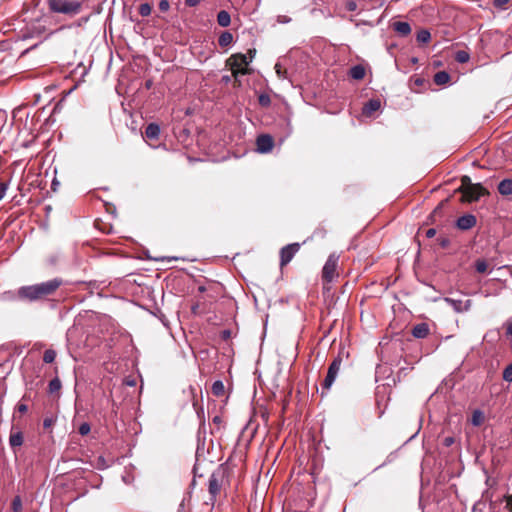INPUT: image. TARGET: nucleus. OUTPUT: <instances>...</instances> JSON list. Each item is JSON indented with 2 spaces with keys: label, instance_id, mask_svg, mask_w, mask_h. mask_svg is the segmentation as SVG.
<instances>
[{
  "label": "nucleus",
  "instance_id": "f257e3e1",
  "mask_svg": "<svg viewBox=\"0 0 512 512\" xmlns=\"http://www.w3.org/2000/svg\"><path fill=\"white\" fill-rule=\"evenodd\" d=\"M63 283L61 278H53L38 284L22 286L18 289L17 294L21 300L34 302L53 295Z\"/></svg>",
  "mask_w": 512,
  "mask_h": 512
},
{
  "label": "nucleus",
  "instance_id": "f03ea898",
  "mask_svg": "<svg viewBox=\"0 0 512 512\" xmlns=\"http://www.w3.org/2000/svg\"><path fill=\"white\" fill-rule=\"evenodd\" d=\"M252 60L253 56L248 57V55L242 53L233 54L227 59L226 63L233 71L234 83L238 86L240 85L238 76L240 74L245 75L248 73V70L244 68V66H247L250 62H252Z\"/></svg>",
  "mask_w": 512,
  "mask_h": 512
},
{
  "label": "nucleus",
  "instance_id": "7ed1b4c3",
  "mask_svg": "<svg viewBox=\"0 0 512 512\" xmlns=\"http://www.w3.org/2000/svg\"><path fill=\"white\" fill-rule=\"evenodd\" d=\"M49 8L55 13L75 16L80 13L82 3L78 0H48Z\"/></svg>",
  "mask_w": 512,
  "mask_h": 512
},
{
  "label": "nucleus",
  "instance_id": "20e7f679",
  "mask_svg": "<svg viewBox=\"0 0 512 512\" xmlns=\"http://www.w3.org/2000/svg\"><path fill=\"white\" fill-rule=\"evenodd\" d=\"M463 185V199L468 202L479 200V198L487 193V190L481 184L470 183V178L464 176L462 179Z\"/></svg>",
  "mask_w": 512,
  "mask_h": 512
},
{
  "label": "nucleus",
  "instance_id": "39448f33",
  "mask_svg": "<svg viewBox=\"0 0 512 512\" xmlns=\"http://www.w3.org/2000/svg\"><path fill=\"white\" fill-rule=\"evenodd\" d=\"M341 364H342V358L340 356H337L336 358H334L332 363L329 365L327 375L322 383V395L324 394L325 391H328L331 388V386L333 385V383L339 373Z\"/></svg>",
  "mask_w": 512,
  "mask_h": 512
},
{
  "label": "nucleus",
  "instance_id": "423d86ee",
  "mask_svg": "<svg viewBox=\"0 0 512 512\" xmlns=\"http://www.w3.org/2000/svg\"><path fill=\"white\" fill-rule=\"evenodd\" d=\"M223 479V471L218 469L213 472L208 481V491L210 494V500L214 502L221 489V483Z\"/></svg>",
  "mask_w": 512,
  "mask_h": 512
},
{
  "label": "nucleus",
  "instance_id": "0eeeda50",
  "mask_svg": "<svg viewBox=\"0 0 512 512\" xmlns=\"http://www.w3.org/2000/svg\"><path fill=\"white\" fill-rule=\"evenodd\" d=\"M444 301L451 306L456 313L467 312L472 306L470 299L463 300L461 298L445 297Z\"/></svg>",
  "mask_w": 512,
  "mask_h": 512
},
{
  "label": "nucleus",
  "instance_id": "6e6552de",
  "mask_svg": "<svg viewBox=\"0 0 512 512\" xmlns=\"http://www.w3.org/2000/svg\"><path fill=\"white\" fill-rule=\"evenodd\" d=\"M274 147V139L269 134H260L256 138V150L261 154H267L272 151Z\"/></svg>",
  "mask_w": 512,
  "mask_h": 512
},
{
  "label": "nucleus",
  "instance_id": "1a4fd4ad",
  "mask_svg": "<svg viewBox=\"0 0 512 512\" xmlns=\"http://www.w3.org/2000/svg\"><path fill=\"white\" fill-rule=\"evenodd\" d=\"M300 249L299 243L288 244L280 250V265H287Z\"/></svg>",
  "mask_w": 512,
  "mask_h": 512
},
{
  "label": "nucleus",
  "instance_id": "9d476101",
  "mask_svg": "<svg viewBox=\"0 0 512 512\" xmlns=\"http://www.w3.org/2000/svg\"><path fill=\"white\" fill-rule=\"evenodd\" d=\"M278 127L281 133L280 141L283 142L287 139L293 132V126L291 123V118L289 116H282L279 119Z\"/></svg>",
  "mask_w": 512,
  "mask_h": 512
},
{
  "label": "nucleus",
  "instance_id": "9b49d317",
  "mask_svg": "<svg viewBox=\"0 0 512 512\" xmlns=\"http://www.w3.org/2000/svg\"><path fill=\"white\" fill-rule=\"evenodd\" d=\"M477 223V219L473 214H465L460 216L456 221V227L462 231L472 229Z\"/></svg>",
  "mask_w": 512,
  "mask_h": 512
},
{
  "label": "nucleus",
  "instance_id": "f8f14e48",
  "mask_svg": "<svg viewBox=\"0 0 512 512\" xmlns=\"http://www.w3.org/2000/svg\"><path fill=\"white\" fill-rule=\"evenodd\" d=\"M336 263L337 260L333 259L332 256L328 258L322 270L323 279H325L328 282L332 281L336 270Z\"/></svg>",
  "mask_w": 512,
  "mask_h": 512
},
{
  "label": "nucleus",
  "instance_id": "ddd939ff",
  "mask_svg": "<svg viewBox=\"0 0 512 512\" xmlns=\"http://www.w3.org/2000/svg\"><path fill=\"white\" fill-rule=\"evenodd\" d=\"M381 108V101L378 98L370 99L362 108V113L366 117H371L376 111Z\"/></svg>",
  "mask_w": 512,
  "mask_h": 512
},
{
  "label": "nucleus",
  "instance_id": "4468645a",
  "mask_svg": "<svg viewBox=\"0 0 512 512\" xmlns=\"http://www.w3.org/2000/svg\"><path fill=\"white\" fill-rule=\"evenodd\" d=\"M429 334V326L427 323H419L415 325L412 329V335L415 338L423 339L427 337Z\"/></svg>",
  "mask_w": 512,
  "mask_h": 512
},
{
  "label": "nucleus",
  "instance_id": "2eb2a0df",
  "mask_svg": "<svg viewBox=\"0 0 512 512\" xmlns=\"http://www.w3.org/2000/svg\"><path fill=\"white\" fill-rule=\"evenodd\" d=\"M393 29L401 36H407L411 33V26L408 22L397 21L393 23Z\"/></svg>",
  "mask_w": 512,
  "mask_h": 512
},
{
  "label": "nucleus",
  "instance_id": "dca6fc26",
  "mask_svg": "<svg viewBox=\"0 0 512 512\" xmlns=\"http://www.w3.org/2000/svg\"><path fill=\"white\" fill-rule=\"evenodd\" d=\"M160 135V126L156 123H149L145 129V137L150 140H156Z\"/></svg>",
  "mask_w": 512,
  "mask_h": 512
},
{
  "label": "nucleus",
  "instance_id": "f3484780",
  "mask_svg": "<svg viewBox=\"0 0 512 512\" xmlns=\"http://www.w3.org/2000/svg\"><path fill=\"white\" fill-rule=\"evenodd\" d=\"M24 437L23 433L21 431L13 432L11 431L9 436V445L12 449H15L16 447H20L23 444Z\"/></svg>",
  "mask_w": 512,
  "mask_h": 512
},
{
  "label": "nucleus",
  "instance_id": "a211bd4d",
  "mask_svg": "<svg viewBox=\"0 0 512 512\" xmlns=\"http://www.w3.org/2000/svg\"><path fill=\"white\" fill-rule=\"evenodd\" d=\"M498 192L503 196L512 195V179H503L498 184Z\"/></svg>",
  "mask_w": 512,
  "mask_h": 512
},
{
  "label": "nucleus",
  "instance_id": "6ab92c4d",
  "mask_svg": "<svg viewBox=\"0 0 512 512\" xmlns=\"http://www.w3.org/2000/svg\"><path fill=\"white\" fill-rule=\"evenodd\" d=\"M233 42V35L229 31H223L219 38H218V44L220 47H228Z\"/></svg>",
  "mask_w": 512,
  "mask_h": 512
},
{
  "label": "nucleus",
  "instance_id": "aec40b11",
  "mask_svg": "<svg viewBox=\"0 0 512 512\" xmlns=\"http://www.w3.org/2000/svg\"><path fill=\"white\" fill-rule=\"evenodd\" d=\"M217 23L221 27H228L231 23V16L226 10H221L217 14Z\"/></svg>",
  "mask_w": 512,
  "mask_h": 512
},
{
  "label": "nucleus",
  "instance_id": "412c9836",
  "mask_svg": "<svg viewBox=\"0 0 512 512\" xmlns=\"http://www.w3.org/2000/svg\"><path fill=\"white\" fill-rule=\"evenodd\" d=\"M349 75L355 80H361L365 76V69L362 65H355L350 68Z\"/></svg>",
  "mask_w": 512,
  "mask_h": 512
},
{
  "label": "nucleus",
  "instance_id": "4be33fe9",
  "mask_svg": "<svg viewBox=\"0 0 512 512\" xmlns=\"http://www.w3.org/2000/svg\"><path fill=\"white\" fill-rule=\"evenodd\" d=\"M450 81V75L446 71H439L434 75L435 84L441 86L445 85Z\"/></svg>",
  "mask_w": 512,
  "mask_h": 512
},
{
  "label": "nucleus",
  "instance_id": "5701e85b",
  "mask_svg": "<svg viewBox=\"0 0 512 512\" xmlns=\"http://www.w3.org/2000/svg\"><path fill=\"white\" fill-rule=\"evenodd\" d=\"M62 387V383L58 377L53 378L48 384V392L50 394L59 392Z\"/></svg>",
  "mask_w": 512,
  "mask_h": 512
},
{
  "label": "nucleus",
  "instance_id": "b1692460",
  "mask_svg": "<svg viewBox=\"0 0 512 512\" xmlns=\"http://www.w3.org/2000/svg\"><path fill=\"white\" fill-rule=\"evenodd\" d=\"M211 391L215 396H222L224 394V384L221 380H216L213 382Z\"/></svg>",
  "mask_w": 512,
  "mask_h": 512
},
{
  "label": "nucleus",
  "instance_id": "393cba45",
  "mask_svg": "<svg viewBox=\"0 0 512 512\" xmlns=\"http://www.w3.org/2000/svg\"><path fill=\"white\" fill-rule=\"evenodd\" d=\"M431 39V34L428 30L422 29L416 35V40L419 43H427Z\"/></svg>",
  "mask_w": 512,
  "mask_h": 512
},
{
  "label": "nucleus",
  "instance_id": "a878e982",
  "mask_svg": "<svg viewBox=\"0 0 512 512\" xmlns=\"http://www.w3.org/2000/svg\"><path fill=\"white\" fill-rule=\"evenodd\" d=\"M484 420V415L483 413L480 411V410H475L472 414V419H471V423L474 425V426H479L482 424Z\"/></svg>",
  "mask_w": 512,
  "mask_h": 512
},
{
  "label": "nucleus",
  "instance_id": "bb28decb",
  "mask_svg": "<svg viewBox=\"0 0 512 512\" xmlns=\"http://www.w3.org/2000/svg\"><path fill=\"white\" fill-rule=\"evenodd\" d=\"M474 266H475V269H476V271L478 273H485V272H487L488 265H487V262H486L485 259H481V258L477 259L475 261Z\"/></svg>",
  "mask_w": 512,
  "mask_h": 512
},
{
  "label": "nucleus",
  "instance_id": "cd10ccee",
  "mask_svg": "<svg viewBox=\"0 0 512 512\" xmlns=\"http://www.w3.org/2000/svg\"><path fill=\"white\" fill-rule=\"evenodd\" d=\"M469 53L464 50H459L455 53V60L458 63H466L469 61Z\"/></svg>",
  "mask_w": 512,
  "mask_h": 512
},
{
  "label": "nucleus",
  "instance_id": "c85d7f7f",
  "mask_svg": "<svg viewBox=\"0 0 512 512\" xmlns=\"http://www.w3.org/2000/svg\"><path fill=\"white\" fill-rule=\"evenodd\" d=\"M152 7L149 3H142L139 5L138 12L141 16L147 17L151 14Z\"/></svg>",
  "mask_w": 512,
  "mask_h": 512
},
{
  "label": "nucleus",
  "instance_id": "c756f323",
  "mask_svg": "<svg viewBox=\"0 0 512 512\" xmlns=\"http://www.w3.org/2000/svg\"><path fill=\"white\" fill-rule=\"evenodd\" d=\"M56 358V352L52 349H47L45 350L44 354H43V361L45 363H52L54 362Z\"/></svg>",
  "mask_w": 512,
  "mask_h": 512
},
{
  "label": "nucleus",
  "instance_id": "7c9ffc66",
  "mask_svg": "<svg viewBox=\"0 0 512 512\" xmlns=\"http://www.w3.org/2000/svg\"><path fill=\"white\" fill-rule=\"evenodd\" d=\"M11 507H12L13 512H21L22 500H21L20 496L14 497V499L12 500Z\"/></svg>",
  "mask_w": 512,
  "mask_h": 512
},
{
  "label": "nucleus",
  "instance_id": "2f4dec72",
  "mask_svg": "<svg viewBox=\"0 0 512 512\" xmlns=\"http://www.w3.org/2000/svg\"><path fill=\"white\" fill-rule=\"evenodd\" d=\"M502 377L505 381L512 382V363L504 369Z\"/></svg>",
  "mask_w": 512,
  "mask_h": 512
},
{
  "label": "nucleus",
  "instance_id": "473e14b6",
  "mask_svg": "<svg viewBox=\"0 0 512 512\" xmlns=\"http://www.w3.org/2000/svg\"><path fill=\"white\" fill-rule=\"evenodd\" d=\"M90 430H91L90 424L87 422L82 423L78 428V432L82 436L89 434Z\"/></svg>",
  "mask_w": 512,
  "mask_h": 512
},
{
  "label": "nucleus",
  "instance_id": "72a5a7b5",
  "mask_svg": "<svg viewBox=\"0 0 512 512\" xmlns=\"http://www.w3.org/2000/svg\"><path fill=\"white\" fill-rule=\"evenodd\" d=\"M55 422H56V418H54L53 416L45 417L43 420V427L45 429H49L50 427H52L54 425Z\"/></svg>",
  "mask_w": 512,
  "mask_h": 512
},
{
  "label": "nucleus",
  "instance_id": "f704fd0d",
  "mask_svg": "<svg viewBox=\"0 0 512 512\" xmlns=\"http://www.w3.org/2000/svg\"><path fill=\"white\" fill-rule=\"evenodd\" d=\"M439 245L442 247V248H447L449 247L450 245V239L448 237H445V236H440L438 239H437Z\"/></svg>",
  "mask_w": 512,
  "mask_h": 512
},
{
  "label": "nucleus",
  "instance_id": "c9c22d12",
  "mask_svg": "<svg viewBox=\"0 0 512 512\" xmlns=\"http://www.w3.org/2000/svg\"><path fill=\"white\" fill-rule=\"evenodd\" d=\"M275 71L279 78H286V70L282 69V66L279 63L275 64Z\"/></svg>",
  "mask_w": 512,
  "mask_h": 512
},
{
  "label": "nucleus",
  "instance_id": "e433bc0d",
  "mask_svg": "<svg viewBox=\"0 0 512 512\" xmlns=\"http://www.w3.org/2000/svg\"><path fill=\"white\" fill-rule=\"evenodd\" d=\"M158 7L160 11L167 12L170 8V3L168 0H160Z\"/></svg>",
  "mask_w": 512,
  "mask_h": 512
},
{
  "label": "nucleus",
  "instance_id": "4c0bfd02",
  "mask_svg": "<svg viewBox=\"0 0 512 512\" xmlns=\"http://www.w3.org/2000/svg\"><path fill=\"white\" fill-rule=\"evenodd\" d=\"M271 100L270 97L266 94H261L259 96V103L262 106H268L270 104Z\"/></svg>",
  "mask_w": 512,
  "mask_h": 512
},
{
  "label": "nucleus",
  "instance_id": "58836bf2",
  "mask_svg": "<svg viewBox=\"0 0 512 512\" xmlns=\"http://www.w3.org/2000/svg\"><path fill=\"white\" fill-rule=\"evenodd\" d=\"M455 443V438L453 436H447L443 439L442 444L445 447H450Z\"/></svg>",
  "mask_w": 512,
  "mask_h": 512
},
{
  "label": "nucleus",
  "instance_id": "ea45409f",
  "mask_svg": "<svg viewBox=\"0 0 512 512\" xmlns=\"http://www.w3.org/2000/svg\"><path fill=\"white\" fill-rule=\"evenodd\" d=\"M510 0H494L493 5L496 8L504 9V6L509 3Z\"/></svg>",
  "mask_w": 512,
  "mask_h": 512
},
{
  "label": "nucleus",
  "instance_id": "a19ab883",
  "mask_svg": "<svg viewBox=\"0 0 512 512\" xmlns=\"http://www.w3.org/2000/svg\"><path fill=\"white\" fill-rule=\"evenodd\" d=\"M7 189H8V183L0 182V200H2L4 198Z\"/></svg>",
  "mask_w": 512,
  "mask_h": 512
},
{
  "label": "nucleus",
  "instance_id": "79ce46f5",
  "mask_svg": "<svg viewBox=\"0 0 512 512\" xmlns=\"http://www.w3.org/2000/svg\"><path fill=\"white\" fill-rule=\"evenodd\" d=\"M506 337L512 341V321L506 323Z\"/></svg>",
  "mask_w": 512,
  "mask_h": 512
},
{
  "label": "nucleus",
  "instance_id": "37998d69",
  "mask_svg": "<svg viewBox=\"0 0 512 512\" xmlns=\"http://www.w3.org/2000/svg\"><path fill=\"white\" fill-rule=\"evenodd\" d=\"M442 213V203L439 204L434 210L433 212L431 213V219L432 221H434V218L437 216V215H440Z\"/></svg>",
  "mask_w": 512,
  "mask_h": 512
},
{
  "label": "nucleus",
  "instance_id": "c03bdc74",
  "mask_svg": "<svg viewBox=\"0 0 512 512\" xmlns=\"http://www.w3.org/2000/svg\"><path fill=\"white\" fill-rule=\"evenodd\" d=\"M346 9L348 11H355L357 9V4L354 1H348L346 4Z\"/></svg>",
  "mask_w": 512,
  "mask_h": 512
},
{
  "label": "nucleus",
  "instance_id": "a18cd8bd",
  "mask_svg": "<svg viewBox=\"0 0 512 512\" xmlns=\"http://www.w3.org/2000/svg\"><path fill=\"white\" fill-rule=\"evenodd\" d=\"M232 77L234 78L233 74L232 75H223L221 77V82L225 85L229 84L231 81H232Z\"/></svg>",
  "mask_w": 512,
  "mask_h": 512
},
{
  "label": "nucleus",
  "instance_id": "49530a36",
  "mask_svg": "<svg viewBox=\"0 0 512 512\" xmlns=\"http://www.w3.org/2000/svg\"><path fill=\"white\" fill-rule=\"evenodd\" d=\"M201 0H185V5L188 7H195L197 6Z\"/></svg>",
  "mask_w": 512,
  "mask_h": 512
},
{
  "label": "nucleus",
  "instance_id": "de8ad7c7",
  "mask_svg": "<svg viewBox=\"0 0 512 512\" xmlns=\"http://www.w3.org/2000/svg\"><path fill=\"white\" fill-rule=\"evenodd\" d=\"M506 500V507L510 512H512V495H508L505 497Z\"/></svg>",
  "mask_w": 512,
  "mask_h": 512
},
{
  "label": "nucleus",
  "instance_id": "09e8293b",
  "mask_svg": "<svg viewBox=\"0 0 512 512\" xmlns=\"http://www.w3.org/2000/svg\"><path fill=\"white\" fill-rule=\"evenodd\" d=\"M425 235L427 238H432L436 235V229L435 228H429L426 230Z\"/></svg>",
  "mask_w": 512,
  "mask_h": 512
},
{
  "label": "nucleus",
  "instance_id": "8fccbe9b",
  "mask_svg": "<svg viewBox=\"0 0 512 512\" xmlns=\"http://www.w3.org/2000/svg\"><path fill=\"white\" fill-rule=\"evenodd\" d=\"M28 410V406L26 404H19L18 405V411L20 413H25Z\"/></svg>",
  "mask_w": 512,
  "mask_h": 512
},
{
  "label": "nucleus",
  "instance_id": "3c124183",
  "mask_svg": "<svg viewBox=\"0 0 512 512\" xmlns=\"http://www.w3.org/2000/svg\"><path fill=\"white\" fill-rule=\"evenodd\" d=\"M423 83H424V79H422V78L417 77L414 79V84L417 86H422Z\"/></svg>",
  "mask_w": 512,
  "mask_h": 512
},
{
  "label": "nucleus",
  "instance_id": "603ef678",
  "mask_svg": "<svg viewBox=\"0 0 512 512\" xmlns=\"http://www.w3.org/2000/svg\"><path fill=\"white\" fill-rule=\"evenodd\" d=\"M221 335H222V338L226 340L230 337L231 333L229 330H223Z\"/></svg>",
  "mask_w": 512,
  "mask_h": 512
},
{
  "label": "nucleus",
  "instance_id": "864d4df0",
  "mask_svg": "<svg viewBox=\"0 0 512 512\" xmlns=\"http://www.w3.org/2000/svg\"><path fill=\"white\" fill-rule=\"evenodd\" d=\"M255 53H256L255 49H250V50H248V53L246 55H248V57L253 56V58H254Z\"/></svg>",
  "mask_w": 512,
  "mask_h": 512
},
{
  "label": "nucleus",
  "instance_id": "5fc2aeb1",
  "mask_svg": "<svg viewBox=\"0 0 512 512\" xmlns=\"http://www.w3.org/2000/svg\"><path fill=\"white\" fill-rule=\"evenodd\" d=\"M213 422H214V423H220V422H221V418H220L219 416H215V417L213 418Z\"/></svg>",
  "mask_w": 512,
  "mask_h": 512
},
{
  "label": "nucleus",
  "instance_id": "6e6d98bb",
  "mask_svg": "<svg viewBox=\"0 0 512 512\" xmlns=\"http://www.w3.org/2000/svg\"><path fill=\"white\" fill-rule=\"evenodd\" d=\"M127 384H128L129 386H134V385H135V381H134V380H132V381H128V382H127Z\"/></svg>",
  "mask_w": 512,
  "mask_h": 512
},
{
  "label": "nucleus",
  "instance_id": "4d7b16f0",
  "mask_svg": "<svg viewBox=\"0 0 512 512\" xmlns=\"http://www.w3.org/2000/svg\"><path fill=\"white\" fill-rule=\"evenodd\" d=\"M165 259H166L165 257L155 258V260H157V261H164Z\"/></svg>",
  "mask_w": 512,
  "mask_h": 512
},
{
  "label": "nucleus",
  "instance_id": "13d9d810",
  "mask_svg": "<svg viewBox=\"0 0 512 512\" xmlns=\"http://www.w3.org/2000/svg\"><path fill=\"white\" fill-rule=\"evenodd\" d=\"M412 62H413V63H416V62H417V58H413V59H412Z\"/></svg>",
  "mask_w": 512,
  "mask_h": 512
}]
</instances>
